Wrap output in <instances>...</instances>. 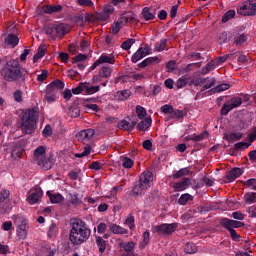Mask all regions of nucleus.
Here are the masks:
<instances>
[{
    "instance_id": "20e7f679",
    "label": "nucleus",
    "mask_w": 256,
    "mask_h": 256,
    "mask_svg": "<svg viewBox=\"0 0 256 256\" xmlns=\"http://www.w3.org/2000/svg\"><path fill=\"white\" fill-rule=\"evenodd\" d=\"M153 185V172L145 171L140 175L139 184L132 189L133 195H143Z\"/></svg>"
},
{
    "instance_id": "f704fd0d",
    "label": "nucleus",
    "mask_w": 256,
    "mask_h": 256,
    "mask_svg": "<svg viewBox=\"0 0 256 256\" xmlns=\"http://www.w3.org/2000/svg\"><path fill=\"white\" fill-rule=\"evenodd\" d=\"M184 251L188 255H193V254L197 253L198 248H197V245H195V243L188 242L184 246Z\"/></svg>"
},
{
    "instance_id": "09e8293b",
    "label": "nucleus",
    "mask_w": 256,
    "mask_h": 256,
    "mask_svg": "<svg viewBox=\"0 0 256 256\" xmlns=\"http://www.w3.org/2000/svg\"><path fill=\"white\" fill-rule=\"evenodd\" d=\"M166 47H167V39H162V40H160V42L156 43L154 49L158 53H161V51H165Z\"/></svg>"
},
{
    "instance_id": "680f3d73",
    "label": "nucleus",
    "mask_w": 256,
    "mask_h": 256,
    "mask_svg": "<svg viewBox=\"0 0 256 256\" xmlns=\"http://www.w3.org/2000/svg\"><path fill=\"white\" fill-rule=\"evenodd\" d=\"M68 115H70V117L77 118L81 115V111L77 107H71L68 111Z\"/></svg>"
},
{
    "instance_id": "f03ea898",
    "label": "nucleus",
    "mask_w": 256,
    "mask_h": 256,
    "mask_svg": "<svg viewBox=\"0 0 256 256\" xmlns=\"http://www.w3.org/2000/svg\"><path fill=\"white\" fill-rule=\"evenodd\" d=\"M39 121V110L37 108H30L26 110L22 115L21 129L26 135L35 133L37 129V123Z\"/></svg>"
},
{
    "instance_id": "ddd939ff",
    "label": "nucleus",
    "mask_w": 256,
    "mask_h": 256,
    "mask_svg": "<svg viewBox=\"0 0 256 256\" xmlns=\"http://www.w3.org/2000/svg\"><path fill=\"white\" fill-rule=\"evenodd\" d=\"M111 77V67L102 66L98 72V75H95L92 79L93 83H101L104 79H109Z\"/></svg>"
},
{
    "instance_id": "9b49d317",
    "label": "nucleus",
    "mask_w": 256,
    "mask_h": 256,
    "mask_svg": "<svg viewBox=\"0 0 256 256\" xmlns=\"http://www.w3.org/2000/svg\"><path fill=\"white\" fill-rule=\"evenodd\" d=\"M153 51L151 50L150 46L140 47L131 58L132 63H137L138 61H141V59L147 57V55H151Z\"/></svg>"
},
{
    "instance_id": "c9c22d12",
    "label": "nucleus",
    "mask_w": 256,
    "mask_h": 256,
    "mask_svg": "<svg viewBox=\"0 0 256 256\" xmlns=\"http://www.w3.org/2000/svg\"><path fill=\"white\" fill-rule=\"evenodd\" d=\"M96 245L99 248L100 253H105V249H107V242L103 239V237H96Z\"/></svg>"
},
{
    "instance_id": "aec40b11",
    "label": "nucleus",
    "mask_w": 256,
    "mask_h": 256,
    "mask_svg": "<svg viewBox=\"0 0 256 256\" xmlns=\"http://www.w3.org/2000/svg\"><path fill=\"white\" fill-rule=\"evenodd\" d=\"M241 175H243V170L241 168H233L230 173H228L227 179L231 183L235 181V179H237L238 177H241Z\"/></svg>"
},
{
    "instance_id": "4be33fe9",
    "label": "nucleus",
    "mask_w": 256,
    "mask_h": 256,
    "mask_svg": "<svg viewBox=\"0 0 256 256\" xmlns=\"http://www.w3.org/2000/svg\"><path fill=\"white\" fill-rule=\"evenodd\" d=\"M64 87H65V82L61 80H55L48 85L47 89L48 91H52L55 93V91L59 89H64Z\"/></svg>"
},
{
    "instance_id": "864d4df0",
    "label": "nucleus",
    "mask_w": 256,
    "mask_h": 256,
    "mask_svg": "<svg viewBox=\"0 0 256 256\" xmlns=\"http://www.w3.org/2000/svg\"><path fill=\"white\" fill-rule=\"evenodd\" d=\"M134 43H135V39L129 38L128 40L122 42L121 48L124 49V51H129V49H131Z\"/></svg>"
},
{
    "instance_id": "de8ad7c7",
    "label": "nucleus",
    "mask_w": 256,
    "mask_h": 256,
    "mask_svg": "<svg viewBox=\"0 0 256 256\" xmlns=\"http://www.w3.org/2000/svg\"><path fill=\"white\" fill-rule=\"evenodd\" d=\"M124 225H128L129 229H135V216L129 214L125 219Z\"/></svg>"
},
{
    "instance_id": "f257e3e1",
    "label": "nucleus",
    "mask_w": 256,
    "mask_h": 256,
    "mask_svg": "<svg viewBox=\"0 0 256 256\" xmlns=\"http://www.w3.org/2000/svg\"><path fill=\"white\" fill-rule=\"evenodd\" d=\"M91 237V229L81 219H72L70 222L69 241L72 245H83Z\"/></svg>"
},
{
    "instance_id": "ea45409f",
    "label": "nucleus",
    "mask_w": 256,
    "mask_h": 256,
    "mask_svg": "<svg viewBox=\"0 0 256 256\" xmlns=\"http://www.w3.org/2000/svg\"><path fill=\"white\" fill-rule=\"evenodd\" d=\"M155 61H159V57L158 56L148 57V58L144 59L139 64V67H141V68L148 67V65H151V64L155 63Z\"/></svg>"
},
{
    "instance_id": "37998d69",
    "label": "nucleus",
    "mask_w": 256,
    "mask_h": 256,
    "mask_svg": "<svg viewBox=\"0 0 256 256\" xmlns=\"http://www.w3.org/2000/svg\"><path fill=\"white\" fill-rule=\"evenodd\" d=\"M188 201H193V196L189 193L182 194L178 199L179 205H187Z\"/></svg>"
},
{
    "instance_id": "5fc2aeb1",
    "label": "nucleus",
    "mask_w": 256,
    "mask_h": 256,
    "mask_svg": "<svg viewBox=\"0 0 256 256\" xmlns=\"http://www.w3.org/2000/svg\"><path fill=\"white\" fill-rule=\"evenodd\" d=\"M244 200L246 205H253L255 203V194L254 193H246L244 196Z\"/></svg>"
},
{
    "instance_id": "58836bf2",
    "label": "nucleus",
    "mask_w": 256,
    "mask_h": 256,
    "mask_svg": "<svg viewBox=\"0 0 256 256\" xmlns=\"http://www.w3.org/2000/svg\"><path fill=\"white\" fill-rule=\"evenodd\" d=\"M46 35L52 37V39H57V29L56 24H51L46 28Z\"/></svg>"
},
{
    "instance_id": "4d7b16f0",
    "label": "nucleus",
    "mask_w": 256,
    "mask_h": 256,
    "mask_svg": "<svg viewBox=\"0 0 256 256\" xmlns=\"http://www.w3.org/2000/svg\"><path fill=\"white\" fill-rule=\"evenodd\" d=\"M230 87L227 83L220 84L214 88V93H222V91H227Z\"/></svg>"
},
{
    "instance_id": "e2e57ef3",
    "label": "nucleus",
    "mask_w": 256,
    "mask_h": 256,
    "mask_svg": "<svg viewBox=\"0 0 256 256\" xmlns=\"http://www.w3.org/2000/svg\"><path fill=\"white\" fill-rule=\"evenodd\" d=\"M85 111H93L94 113H97L99 111V106L97 104H85L84 105Z\"/></svg>"
},
{
    "instance_id": "473e14b6",
    "label": "nucleus",
    "mask_w": 256,
    "mask_h": 256,
    "mask_svg": "<svg viewBox=\"0 0 256 256\" xmlns=\"http://www.w3.org/2000/svg\"><path fill=\"white\" fill-rule=\"evenodd\" d=\"M123 27H125V24H124L123 20H121V18H119L118 21H116L112 24L113 35H117V33H119V31H121V29H123Z\"/></svg>"
},
{
    "instance_id": "a211bd4d",
    "label": "nucleus",
    "mask_w": 256,
    "mask_h": 256,
    "mask_svg": "<svg viewBox=\"0 0 256 256\" xmlns=\"http://www.w3.org/2000/svg\"><path fill=\"white\" fill-rule=\"evenodd\" d=\"M137 125L136 122H132L130 123L129 121H127L126 119L121 120L118 123V127L122 130V131H131L132 129H135V126Z\"/></svg>"
},
{
    "instance_id": "f3484780",
    "label": "nucleus",
    "mask_w": 256,
    "mask_h": 256,
    "mask_svg": "<svg viewBox=\"0 0 256 256\" xmlns=\"http://www.w3.org/2000/svg\"><path fill=\"white\" fill-rule=\"evenodd\" d=\"M191 187V178H183L180 182H176L173 185L175 191H185Z\"/></svg>"
},
{
    "instance_id": "4468645a",
    "label": "nucleus",
    "mask_w": 256,
    "mask_h": 256,
    "mask_svg": "<svg viewBox=\"0 0 256 256\" xmlns=\"http://www.w3.org/2000/svg\"><path fill=\"white\" fill-rule=\"evenodd\" d=\"M84 19L86 23H95V21H107V19H109V16L103 10L102 12H97L94 15L88 14L85 16Z\"/></svg>"
},
{
    "instance_id": "052dcab7",
    "label": "nucleus",
    "mask_w": 256,
    "mask_h": 256,
    "mask_svg": "<svg viewBox=\"0 0 256 256\" xmlns=\"http://www.w3.org/2000/svg\"><path fill=\"white\" fill-rule=\"evenodd\" d=\"M215 69V62H209L202 68V72L204 75H207L210 71H213Z\"/></svg>"
},
{
    "instance_id": "5701e85b",
    "label": "nucleus",
    "mask_w": 256,
    "mask_h": 256,
    "mask_svg": "<svg viewBox=\"0 0 256 256\" xmlns=\"http://www.w3.org/2000/svg\"><path fill=\"white\" fill-rule=\"evenodd\" d=\"M110 231L111 233H113L114 235H127V233H129L127 231V229L117 225V224H111L110 225Z\"/></svg>"
},
{
    "instance_id": "1a4fd4ad",
    "label": "nucleus",
    "mask_w": 256,
    "mask_h": 256,
    "mask_svg": "<svg viewBox=\"0 0 256 256\" xmlns=\"http://www.w3.org/2000/svg\"><path fill=\"white\" fill-rule=\"evenodd\" d=\"M177 229V224H162L157 225L152 228L153 233H158V235H171V233H175Z\"/></svg>"
},
{
    "instance_id": "338daca9",
    "label": "nucleus",
    "mask_w": 256,
    "mask_h": 256,
    "mask_svg": "<svg viewBox=\"0 0 256 256\" xmlns=\"http://www.w3.org/2000/svg\"><path fill=\"white\" fill-rule=\"evenodd\" d=\"M103 11L106 12V15L110 17L115 12V8L111 4L104 5Z\"/></svg>"
},
{
    "instance_id": "f8f14e48",
    "label": "nucleus",
    "mask_w": 256,
    "mask_h": 256,
    "mask_svg": "<svg viewBox=\"0 0 256 256\" xmlns=\"http://www.w3.org/2000/svg\"><path fill=\"white\" fill-rule=\"evenodd\" d=\"M220 225H222V227H224V229H227V231H233L235 229H239V228L243 227V225H245V224H243V222H240V221L223 218L220 221Z\"/></svg>"
},
{
    "instance_id": "774afa93",
    "label": "nucleus",
    "mask_w": 256,
    "mask_h": 256,
    "mask_svg": "<svg viewBox=\"0 0 256 256\" xmlns=\"http://www.w3.org/2000/svg\"><path fill=\"white\" fill-rule=\"evenodd\" d=\"M49 72L47 70H42V73L37 76V81L43 83V81L47 80Z\"/></svg>"
},
{
    "instance_id": "c03bdc74",
    "label": "nucleus",
    "mask_w": 256,
    "mask_h": 256,
    "mask_svg": "<svg viewBox=\"0 0 256 256\" xmlns=\"http://www.w3.org/2000/svg\"><path fill=\"white\" fill-rule=\"evenodd\" d=\"M185 175H189V168H181L180 170L174 172L172 177L174 179H179L180 177H185Z\"/></svg>"
},
{
    "instance_id": "a19ab883",
    "label": "nucleus",
    "mask_w": 256,
    "mask_h": 256,
    "mask_svg": "<svg viewBox=\"0 0 256 256\" xmlns=\"http://www.w3.org/2000/svg\"><path fill=\"white\" fill-rule=\"evenodd\" d=\"M121 161H122V167H124V169H131V167L135 165V162L133 161V159L126 156H122Z\"/></svg>"
},
{
    "instance_id": "2eb2a0df",
    "label": "nucleus",
    "mask_w": 256,
    "mask_h": 256,
    "mask_svg": "<svg viewBox=\"0 0 256 256\" xmlns=\"http://www.w3.org/2000/svg\"><path fill=\"white\" fill-rule=\"evenodd\" d=\"M41 197H43V191H41V188H33L30 190L27 201L30 205H35V203H37Z\"/></svg>"
},
{
    "instance_id": "0e129e2a",
    "label": "nucleus",
    "mask_w": 256,
    "mask_h": 256,
    "mask_svg": "<svg viewBox=\"0 0 256 256\" xmlns=\"http://www.w3.org/2000/svg\"><path fill=\"white\" fill-rule=\"evenodd\" d=\"M149 237H150L149 231H145L142 236L143 240L140 244L141 247H147V245H149Z\"/></svg>"
},
{
    "instance_id": "49530a36",
    "label": "nucleus",
    "mask_w": 256,
    "mask_h": 256,
    "mask_svg": "<svg viewBox=\"0 0 256 256\" xmlns=\"http://www.w3.org/2000/svg\"><path fill=\"white\" fill-rule=\"evenodd\" d=\"M120 247L124 248V251H126L127 253H131V251H133L135 249V242L130 241L128 243H123L121 242L119 244Z\"/></svg>"
},
{
    "instance_id": "8fccbe9b",
    "label": "nucleus",
    "mask_w": 256,
    "mask_h": 256,
    "mask_svg": "<svg viewBox=\"0 0 256 256\" xmlns=\"http://www.w3.org/2000/svg\"><path fill=\"white\" fill-rule=\"evenodd\" d=\"M21 155H22L21 147L14 146L11 152L12 159H15V160L21 159Z\"/></svg>"
},
{
    "instance_id": "423d86ee",
    "label": "nucleus",
    "mask_w": 256,
    "mask_h": 256,
    "mask_svg": "<svg viewBox=\"0 0 256 256\" xmlns=\"http://www.w3.org/2000/svg\"><path fill=\"white\" fill-rule=\"evenodd\" d=\"M239 15L251 16L256 15V0H247L238 6Z\"/></svg>"
},
{
    "instance_id": "6e6d98bb",
    "label": "nucleus",
    "mask_w": 256,
    "mask_h": 256,
    "mask_svg": "<svg viewBox=\"0 0 256 256\" xmlns=\"http://www.w3.org/2000/svg\"><path fill=\"white\" fill-rule=\"evenodd\" d=\"M173 106L169 104H165L160 108L161 113H164V115H172L173 113Z\"/></svg>"
},
{
    "instance_id": "2f4dec72",
    "label": "nucleus",
    "mask_w": 256,
    "mask_h": 256,
    "mask_svg": "<svg viewBox=\"0 0 256 256\" xmlns=\"http://www.w3.org/2000/svg\"><path fill=\"white\" fill-rule=\"evenodd\" d=\"M46 52H47V46L45 45L39 46L37 53L33 57L34 63H36V61H39V59H41L42 57H45Z\"/></svg>"
},
{
    "instance_id": "13d9d810",
    "label": "nucleus",
    "mask_w": 256,
    "mask_h": 256,
    "mask_svg": "<svg viewBox=\"0 0 256 256\" xmlns=\"http://www.w3.org/2000/svg\"><path fill=\"white\" fill-rule=\"evenodd\" d=\"M59 232V228L55 224H51L48 229V237H55Z\"/></svg>"
},
{
    "instance_id": "bf43d9fd",
    "label": "nucleus",
    "mask_w": 256,
    "mask_h": 256,
    "mask_svg": "<svg viewBox=\"0 0 256 256\" xmlns=\"http://www.w3.org/2000/svg\"><path fill=\"white\" fill-rule=\"evenodd\" d=\"M233 17H235V10H229L224 14L222 23H227V21H229V19H233Z\"/></svg>"
},
{
    "instance_id": "a878e982",
    "label": "nucleus",
    "mask_w": 256,
    "mask_h": 256,
    "mask_svg": "<svg viewBox=\"0 0 256 256\" xmlns=\"http://www.w3.org/2000/svg\"><path fill=\"white\" fill-rule=\"evenodd\" d=\"M59 11H63V6L53 5V6H45L43 8V13H46L47 15H52V13H59Z\"/></svg>"
},
{
    "instance_id": "412c9836",
    "label": "nucleus",
    "mask_w": 256,
    "mask_h": 256,
    "mask_svg": "<svg viewBox=\"0 0 256 256\" xmlns=\"http://www.w3.org/2000/svg\"><path fill=\"white\" fill-rule=\"evenodd\" d=\"M55 101H57V94L47 88L46 94L44 96V103H48V105H51V103H55Z\"/></svg>"
},
{
    "instance_id": "e433bc0d",
    "label": "nucleus",
    "mask_w": 256,
    "mask_h": 256,
    "mask_svg": "<svg viewBox=\"0 0 256 256\" xmlns=\"http://www.w3.org/2000/svg\"><path fill=\"white\" fill-rule=\"evenodd\" d=\"M6 43L12 45V47H17L19 45V37L15 34H9L6 38Z\"/></svg>"
},
{
    "instance_id": "bb28decb",
    "label": "nucleus",
    "mask_w": 256,
    "mask_h": 256,
    "mask_svg": "<svg viewBox=\"0 0 256 256\" xmlns=\"http://www.w3.org/2000/svg\"><path fill=\"white\" fill-rule=\"evenodd\" d=\"M46 195L49 197L50 202L53 203V204L62 203V201L65 199L63 197V195H61V194H53V193H51V191H47Z\"/></svg>"
},
{
    "instance_id": "b1692460",
    "label": "nucleus",
    "mask_w": 256,
    "mask_h": 256,
    "mask_svg": "<svg viewBox=\"0 0 256 256\" xmlns=\"http://www.w3.org/2000/svg\"><path fill=\"white\" fill-rule=\"evenodd\" d=\"M155 15H157L155 13V10L149 8V7H145L142 10V17L145 19V21H151L153 20V18L155 17Z\"/></svg>"
},
{
    "instance_id": "4c0bfd02",
    "label": "nucleus",
    "mask_w": 256,
    "mask_h": 256,
    "mask_svg": "<svg viewBox=\"0 0 256 256\" xmlns=\"http://www.w3.org/2000/svg\"><path fill=\"white\" fill-rule=\"evenodd\" d=\"M185 115H187V111L185 110H177V109H173L172 110V114L170 115L171 119H183V117H185Z\"/></svg>"
},
{
    "instance_id": "393cba45",
    "label": "nucleus",
    "mask_w": 256,
    "mask_h": 256,
    "mask_svg": "<svg viewBox=\"0 0 256 256\" xmlns=\"http://www.w3.org/2000/svg\"><path fill=\"white\" fill-rule=\"evenodd\" d=\"M83 89L87 95H93L99 91V86H93L87 82H83Z\"/></svg>"
},
{
    "instance_id": "7c9ffc66",
    "label": "nucleus",
    "mask_w": 256,
    "mask_h": 256,
    "mask_svg": "<svg viewBox=\"0 0 256 256\" xmlns=\"http://www.w3.org/2000/svg\"><path fill=\"white\" fill-rule=\"evenodd\" d=\"M247 39H249L247 34H237L234 38V45L240 47L243 43H247Z\"/></svg>"
},
{
    "instance_id": "9d476101",
    "label": "nucleus",
    "mask_w": 256,
    "mask_h": 256,
    "mask_svg": "<svg viewBox=\"0 0 256 256\" xmlns=\"http://www.w3.org/2000/svg\"><path fill=\"white\" fill-rule=\"evenodd\" d=\"M115 63V56H113L112 54H101V56L92 64V66L90 67V69H92V71L94 69H97V67H99V65H113Z\"/></svg>"
},
{
    "instance_id": "3c124183",
    "label": "nucleus",
    "mask_w": 256,
    "mask_h": 256,
    "mask_svg": "<svg viewBox=\"0 0 256 256\" xmlns=\"http://www.w3.org/2000/svg\"><path fill=\"white\" fill-rule=\"evenodd\" d=\"M206 82L204 86L201 88V91H207V89H211L215 85V78H205Z\"/></svg>"
},
{
    "instance_id": "7ed1b4c3",
    "label": "nucleus",
    "mask_w": 256,
    "mask_h": 256,
    "mask_svg": "<svg viewBox=\"0 0 256 256\" xmlns=\"http://www.w3.org/2000/svg\"><path fill=\"white\" fill-rule=\"evenodd\" d=\"M1 76L9 83H13V81H17V79L25 81V75L21 72V67L17 60L8 61L1 70Z\"/></svg>"
},
{
    "instance_id": "0eeeda50",
    "label": "nucleus",
    "mask_w": 256,
    "mask_h": 256,
    "mask_svg": "<svg viewBox=\"0 0 256 256\" xmlns=\"http://www.w3.org/2000/svg\"><path fill=\"white\" fill-rule=\"evenodd\" d=\"M14 225H16V235L19 239H27V220L20 216H13Z\"/></svg>"
},
{
    "instance_id": "cd10ccee",
    "label": "nucleus",
    "mask_w": 256,
    "mask_h": 256,
    "mask_svg": "<svg viewBox=\"0 0 256 256\" xmlns=\"http://www.w3.org/2000/svg\"><path fill=\"white\" fill-rule=\"evenodd\" d=\"M120 19L124 23V25H127V23L132 25V23H135V14L133 12H128L126 14H123Z\"/></svg>"
},
{
    "instance_id": "c756f323",
    "label": "nucleus",
    "mask_w": 256,
    "mask_h": 256,
    "mask_svg": "<svg viewBox=\"0 0 256 256\" xmlns=\"http://www.w3.org/2000/svg\"><path fill=\"white\" fill-rule=\"evenodd\" d=\"M69 32V27L65 24H56V33L58 37H63Z\"/></svg>"
},
{
    "instance_id": "c85d7f7f",
    "label": "nucleus",
    "mask_w": 256,
    "mask_h": 256,
    "mask_svg": "<svg viewBox=\"0 0 256 256\" xmlns=\"http://www.w3.org/2000/svg\"><path fill=\"white\" fill-rule=\"evenodd\" d=\"M191 83V77L182 76L176 81L177 89H183V87H187Z\"/></svg>"
},
{
    "instance_id": "6ab92c4d",
    "label": "nucleus",
    "mask_w": 256,
    "mask_h": 256,
    "mask_svg": "<svg viewBox=\"0 0 256 256\" xmlns=\"http://www.w3.org/2000/svg\"><path fill=\"white\" fill-rule=\"evenodd\" d=\"M153 123V120L151 117H147L142 119L141 122L138 123L137 129L138 131H147L149 127H151V124Z\"/></svg>"
},
{
    "instance_id": "603ef678",
    "label": "nucleus",
    "mask_w": 256,
    "mask_h": 256,
    "mask_svg": "<svg viewBox=\"0 0 256 256\" xmlns=\"http://www.w3.org/2000/svg\"><path fill=\"white\" fill-rule=\"evenodd\" d=\"M243 134L241 132H232L227 136L229 141H240L242 139Z\"/></svg>"
},
{
    "instance_id": "39448f33",
    "label": "nucleus",
    "mask_w": 256,
    "mask_h": 256,
    "mask_svg": "<svg viewBox=\"0 0 256 256\" xmlns=\"http://www.w3.org/2000/svg\"><path fill=\"white\" fill-rule=\"evenodd\" d=\"M45 153V146H39L34 150L33 159L37 162L41 169H44V171H49V169L53 167V160L45 157Z\"/></svg>"
},
{
    "instance_id": "6e6552de",
    "label": "nucleus",
    "mask_w": 256,
    "mask_h": 256,
    "mask_svg": "<svg viewBox=\"0 0 256 256\" xmlns=\"http://www.w3.org/2000/svg\"><path fill=\"white\" fill-rule=\"evenodd\" d=\"M243 100L240 97H234L227 102H225L221 108L222 115H228L230 111L233 109H237V107H241Z\"/></svg>"
},
{
    "instance_id": "69168bd1",
    "label": "nucleus",
    "mask_w": 256,
    "mask_h": 256,
    "mask_svg": "<svg viewBox=\"0 0 256 256\" xmlns=\"http://www.w3.org/2000/svg\"><path fill=\"white\" fill-rule=\"evenodd\" d=\"M13 97H14V101H16V103H21V101H23V92L21 90H16L13 93Z\"/></svg>"
},
{
    "instance_id": "dca6fc26",
    "label": "nucleus",
    "mask_w": 256,
    "mask_h": 256,
    "mask_svg": "<svg viewBox=\"0 0 256 256\" xmlns=\"http://www.w3.org/2000/svg\"><path fill=\"white\" fill-rule=\"evenodd\" d=\"M93 135H95V130L93 129L81 130L77 135V139L78 141H91Z\"/></svg>"
},
{
    "instance_id": "79ce46f5",
    "label": "nucleus",
    "mask_w": 256,
    "mask_h": 256,
    "mask_svg": "<svg viewBox=\"0 0 256 256\" xmlns=\"http://www.w3.org/2000/svg\"><path fill=\"white\" fill-rule=\"evenodd\" d=\"M205 83H207V79L206 78H190V83L189 85H194L195 87H201V85H205Z\"/></svg>"
},
{
    "instance_id": "a18cd8bd",
    "label": "nucleus",
    "mask_w": 256,
    "mask_h": 256,
    "mask_svg": "<svg viewBox=\"0 0 256 256\" xmlns=\"http://www.w3.org/2000/svg\"><path fill=\"white\" fill-rule=\"evenodd\" d=\"M136 114L138 119L143 120L144 117H147V110L143 106L137 105Z\"/></svg>"
},
{
    "instance_id": "72a5a7b5",
    "label": "nucleus",
    "mask_w": 256,
    "mask_h": 256,
    "mask_svg": "<svg viewBox=\"0 0 256 256\" xmlns=\"http://www.w3.org/2000/svg\"><path fill=\"white\" fill-rule=\"evenodd\" d=\"M131 97V91L129 90H121L116 93V99L118 101H127Z\"/></svg>"
}]
</instances>
